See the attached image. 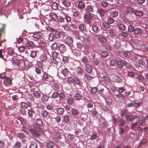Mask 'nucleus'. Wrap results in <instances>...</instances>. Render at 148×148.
I'll return each mask as SVG.
<instances>
[{"label":"nucleus","instance_id":"f257e3e1","mask_svg":"<svg viewBox=\"0 0 148 148\" xmlns=\"http://www.w3.org/2000/svg\"><path fill=\"white\" fill-rule=\"evenodd\" d=\"M25 46L26 49L29 50L31 48L38 47V46L35 45L34 42L31 41H28L26 42L25 44Z\"/></svg>","mask_w":148,"mask_h":148},{"label":"nucleus","instance_id":"f03ea898","mask_svg":"<svg viewBox=\"0 0 148 148\" xmlns=\"http://www.w3.org/2000/svg\"><path fill=\"white\" fill-rule=\"evenodd\" d=\"M43 36V34L40 32H38L34 34L33 37L34 38L33 40L36 41L37 39H41Z\"/></svg>","mask_w":148,"mask_h":148},{"label":"nucleus","instance_id":"7ed1b4c3","mask_svg":"<svg viewBox=\"0 0 148 148\" xmlns=\"http://www.w3.org/2000/svg\"><path fill=\"white\" fill-rule=\"evenodd\" d=\"M42 79V80H46L47 81L51 82L53 81V78L52 76L48 75L47 73L45 72L43 74Z\"/></svg>","mask_w":148,"mask_h":148},{"label":"nucleus","instance_id":"20e7f679","mask_svg":"<svg viewBox=\"0 0 148 148\" xmlns=\"http://www.w3.org/2000/svg\"><path fill=\"white\" fill-rule=\"evenodd\" d=\"M97 12L101 17L103 18L106 15V10L105 9L101 8H100L98 9Z\"/></svg>","mask_w":148,"mask_h":148},{"label":"nucleus","instance_id":"39448f33","mask_svg":"<svg viewBox=\"0 0 148 148\" xmlns=\"http://www.w3.org/2000/svg\"><path fill=\"white\" fill-rule=\"evenodd\" d=\"M18 62V66L19 69L21 70L24 69L25 67L24 60H19Z\"/></svg>","mask_w":148,"mask_h":148},{"label":"nucleus","instance_id":"423d86ee","mask_svg":"<svg viewBox=\"0 0 148 148\" xmlns=\"http://www.w3.org/2000/svg\"><path fill=\"white\" fill-rule=\"evenodd\" d=\"M92 14L91 13H89L88 14L84 15V18L85 20H88V23H91V18H92Z\"/></svg>","mask_w":148,"mask_h":148},{"label":"nucleus","instance_id":"0eeeda50","mask_svg":"<svg viewBox=\"0 0 148 148\" xmlns=\"http://www.w3.org/2000/svg\"><path fill=\"white\" fill-rule=\"evenodd\" d=\"M3 84L5 85L6 86H10L12 84V79L11 78L7 77L4 80Z\"/></svg>","mask_w":148,"mask_h":148},{"label":"nucleus","instance_id":"6e6552de","mask_svg":"<svg viewBox=\"0 0 148 148\" xmlns=\"http://www.w3.org/2000/svg\"><path fill=\"white\" fill-rule=\"evenodd\" d=\"M99 27L98 26L95 25H93L92 26V29L94 32L96 33H99V31L101 29V26Z\"/></svg>","mask_w":148,"mask_h":148},{"label":"nucleus","instance_id":"1a4fd4ad","mask_svg":"<svg viewBox=\"0 0 148 148\" xmlns=\"http://www.w3.org/2000/svg\"><path fill=\"white\" fill-rule=\"evenodd\" d=\"M138 117L137 115H127L126 117V119L128 121H131L133 120L137 119Z\"/></svg>","mask_w":148,"mask_h":148},{"label":"nucleus","instance_id":"9d476101","mask_svg":"<svg viewBox=\"0 0 148 148\" xmlns=\"http://www.w3.org/2000/svg\"><path fill=\"white\" fill-rule=\"evenodd\" d=\"M29 131L34 136L37 138L40 137V135L34 129L31 128L29 129Z\"/></svg>","mask_w":148,"mask_h":148},{"label":"nucleus","instance_id":"9b49d317","mask_svg":"<svg viewBox=\"0 0 148 148\" xmlns=\"http://www.w3.org/2000/svg\"><path fill=\"white\" fill-rule=\"evenodd\" d=\"M107 61L108 62L110 66H114L117 63L115 60L111 58L107 59Z\"/></svg>","mask_w":148,"mask_h":148},{"label":"nucleus","instance_id":"f8f14e48","mask_svg":"<svg viewBox=\"0 0 148 148\" xmlns=\"http://www.w3.org/2000/svg\"><path fill=\"white\" fill-rule=\"evenodd\" d=\"M59 51L61 53H63L66 51V49L65 46L63 44L60 45L58 47Z\"/></svg>","mask_w":148,"mask_h":148},{"label":"nucleus","instance_id":"ddd939ff","mask_svg":"<svg viewBox=\"0 0 148 148\" xmlns=\"http://www.w3.org/2000/svg\"><path fill=\"white\" fill-rule=\"evenodd\" d=\"M85 70L87 73H90L92 71V68L90 65L87 64L86 65Z\"/></svg>","mask_w":148,"mask_h":148},{"label":"nucleus","instance_id":"4468645a","mask_svg":"<svg viewBox=\"0 0 148 148\" xmlns=\"http://www.w3.org/2000/svg\"><path fill=\"white\" fill-rule=\"evenodd\" d=\"M41 115L43 118H48L49 116L48 112L45 110L41 111Z\"/></svg>","mask_w":148,"mask_h":148},{"label":"nucleus","instance_id":"2eb2a0df","mask_svg":"<svg viewBox=\"0 0 148 148\" xmlns=\"http://www.w3.org/2000/svg\"><path fill=\"white\" fill-rule=\"evenodd\" d=\"M145 60L143 58H141L139 60V64L142 68H144L145 67L146 64Z\"/></svg>","mask_w":148,"mask_h":148},{"label":"nucleus","instance_id":"dca6fc26","mask_svg":"<svg viewBox=\"0 0 148 148\" xmlns=\"http://www.w3.org/2000/svg\"><path fill=\"white\" fill-rule=\"evenodd\" d=\"M62 2L64 6L67 8L69 7L71 4V2L69 0H63Z\"/></svg>","mask_w":148,"mask_h":148},{"label":"nucleus","instance_id":"f3484780","mask_svg":"<svg viewBox=\"0 0 148 148\" xmlns=\"http://www.w3.org/2000/svg\"><path fill=\"white\" fill-rule=\"evenodd\" d=\"M50 18L53 20H56L58 19V16L57 14L53 13H51L49 14Z\"/></svg>","mask_w":148,"mask_h":148},{"label":"nucleus","instance_id":"a211bd4d","mask_svg":"<svg viewBox=\"0 0 148 148\" xmlns=\"http://www.w3.org/2000/svg\"><path fill=\"white\" fill-rule=\"evenodd\" d=\"M41 93V92L40 91H36L34 92L33 94L36 98H38L40 97Z\"/></svg>","mask_w":148,"mask_h":148},{"label":"nucleus","instance_id":"6ab92c4d","mask_svg":"<svg viewBox=\"0 0 148 148\" xmlns=\"http://www.w3.org/2000/svg\"><path fill=\"white\" fill-rule=\"evenodd\" d=\"M134 9L132 7H128L126 8V12L127 13H131L134 12Z\"/></svg>","mask_w":148,"mask_h":148},{"label":"nucleus","instance_id":"aec40b11","mask_svg":"<svg viewBox=\"0 0 148 148\" xmlns=\"http://www.w3.org/2000/svg\"><path fill=\"white\" fill-rule=\"evenodd\" d=\"M35 112L32 108H30V109L28 110V114L30 118H32L33 114Z\"/></svg>","mask_w":148,"mask_h":148},{"label":"nucleus","instance_id":"412c9836","mask_svg":"<svg viewBox=\"0 0 148 148\" xmlns=\"http://www.w3.org/2000/svg\"><path fill=\"white\" fill-rule=\"evenodd\" d=\"M81 61L83 62L84 64L86 65L88 64L89 61L88 60L87 57L86 56H84L81 60Z\"/></svg>","mask_w":148,"mask_h":148},{"label":"nucleus","instance_id":"4be33fe9","mask_svg":"<svg viewBox=\"0 0 148 148\" xmlns=\"http://www.w3.org/2000/svg\"><path fill=\"white\" fill-rule=\"evenodd\" d=\"M78 6L80 9H83L85 7V4L82 1H79L78 3Z\"/></svg>","mask_w":148,"mask_h":148},{"label":"nucleus","instance_id":"5701e85b","mask_svg":"<svg viewBox=\"0 0 148 148\" xmlns=\"http://www.w3.org/2000/svg\"><path fill=\"white\" fill-rule=\"evenodd\" d=\"M142 32V30L139 28H136L134 31V33L135 34H141Z\"/></svg>","mask_w":148,"mask_h":148},{"label":"nucleus","instance_id":"b1692460","mask_svg":"<svg viewBox=\"0 0 148 148\" xmlns=\"http://www.w3.org/2000/svg\"><path fill=\"white\" fill-rule=\"evenodd\" d=\"M134 13L136 15L138 16H141L144 14L143 12L142 11L138 10H135Z\"/></svg>","mask_w":148,"mask_h":148},{"label":"nucleus","instance_id":"393cba45","mask_svg":"<svg viewBox=\"0 0 148 148\" xmlns=\"http://www.w3.org/2000/svg\"><path fill=\"white\" fill-rule=\"evenodd\" d=\"M37 143L35 141H32L30 146V148H37Z\"/></svg>","mask_w":148,"mask_h":148},{"label":"nucleus","instance_id":"a878e982","mask_svg":"<svg viewBox=\"0 0 148 148\" xmlns=\"http://www.w3.org/2000/svg\"><path fill=\"white\" fill-rule=\"evenodd\" d=\"M100 4L101 6L103 8H106L108 5V3L105 1H102L100 2Z\"/></svg>","mask_w":148,"mask_h":148},{"label":"nucleus","instance_id":"bb28decb","mask_svg":"<svg viewBox=\"0 0 148 148\" xmlns=\"http://www.w3.org/2000/svg\"><path fill=\"white\" fill-rule=\"evenodd\" d=\"M7 53L10 56H12L14 53V51L12 48L9 47L7 49Z\"/></svg>","mask_w":148,"mask_h":148},{"label":"nucleus","instance_id":"cd10ccee","mask_svg":"<svg viewBox=\"0 0 148 148\" xmlns=\"http://www.w3.org/2000/svg\"><path fill=\"white\" fill-rule=\"evenodd\" d=\"M36 123L39 126H43V123L42 120L39 118L36 119Z\"/></svg>","mask_w":148,"mask_h":148},{"label":"nucleus","instance_id":"c85d7f7f","mask_svg":"<svg viewBox=\"0 0 148 148\" xmlns=\"http://www.w3.org/2000/svg\"><path fill=\"white\" fill-rule=\"evenodd\" d=\"M66 102L68 104L72 105L74 103V100L71 98H68L66 99Z\"/></svg>","mask_w":148,"mask_h":148},{"label":"nucleus","instance_id":"c756f323","mask_svg":"<svg viewBox=\"0 0 148 148\" xmlns=\"http://www.w3.org/2000/svg\"><path fill=\"white\" fill-rule=\"evenodd\" d=\"M43 68L40 66L39 67H36L35 68V71L36 73L38 75L40 74Z\"/></svg>","mask_w":148,"mask_h":148},{"label":"nucleus","instance_id":"7c9ffc66","mask_svg":"<svg viewBox=\"0 0 148 148\" xmlns=\"http://www.w3.org/2000/svg\"><path fill=\"white\" fill-rule=\"evenodd\" d=\"M117 64L118 66L120 69L122 68L124 66V64L121 60H119L117 61Z\"/></svg>","mask_w":148,"mask_h":148},{"label":"nucleus","instance_id":"2f4dec72","mask_svg":"<svg viewBox=\"0 0 148 148\" xmlns=\"http://www.w3.org/2000/svg\"><path fill=\"white\" fill-rule=\"evenodd\" d=\"M57 113L59 115L62 114L64 111V109L62 108H58L56 110Z\"/></svg>","mask_w":148,"mask_h":148},{"label":"nucleus","instance_id":"473e14b6","mask_svg":"<svg viewBox=\"0 0 148 148\" xmlns=\"http://www.w3.org/2000/svg\"><path fill=\"white\" fill-rule=\"evenodd\" d=\"M72 114L74 115H78L79 113V111L76 109L73 108L72 109Z\"/></svg>","mask_w":148,"mask_h":148},{"label":"nucleus","instance_id":"72a5a7b5","mask_svg":"<svg viewBox=\"0 0 148 148\" xmlns=\"http://www.w3.org/2000/svg\"><path fill=\"white\" fill-rule=\"evenodd\" d=\"M135 29L134 27L132 25H130L128 27V31L129 32L132 33L134 31Z\"/></svg>","mask_w":148,"mask_h":148},{"label":"nucleus","instance_id":"f704fd0d","mask_svg":"<svg viewBox=\"0 0 148 148\" xmlns=\"http://www.w3.org/2000/svg\"><path fill=\"white\" fill-rule=\"evenodd\" d=\"M65 41L68 45H70L72 42L71 38L70 37H67L65 39Z\"/></svg>","mask_w":148,"mask_h":148},{"label":"nucleus","instance_id":"c9c22d12","mask_svg":"<svg viewBox=\"0 0 148 148\" xmlns=\"http://www.w3.org/2000/svg\"><path fill=\"white\" fill-rule=\"evenodd\" d=\"M118 122L119 124V126H123L125 123V122L124 120L122 119H119Z\"/></svg>","mask_w":148,"mask_h":148},{"label":"nucleus","instance_id":"e433bc0d","mask_svg":"<svg viewBox=\"0 0 148 148\" xmlns=\"http://www.w3.org/2000/svg\"><path fill=\"white\" fill-rule=\"evenodd\" d=\"M47 146L48 148H53L54 147V145L52 142L49 141L47 143Z\"/></svg>","mask_w":148,"mask_h":148},{"label":"nucleus","instance_id":"4c0bfd02","mask_svg":"<svg viewBox=\"0 0 148 148\" xmlns=\"http://www.w3.org/2000/svg\"><path fill=\"white\" fill-rule=\"evenodd\" d=\"M21 106L23 108H27L29 105V103H27L25 102H23L21 103Z\"/></svg>","mask_w":148,"mask_h":148},{"label":"nucleus","instance_id":"58836bf2","mask_svg":"<svg viewBox=\"0 0 148 148\" xmlns=\"http://www.w3.org/2000/svg\"><path fill=\"white\" fill-rule=\"evenodd\" d=\"M118 11L115 10L112 11L111 13V15L113 17L115 18L118 16Z\"/></svg>","mask_w":148,"mask_h":148},{"label":"nucleus","instance_id":"ea45409f","mask_svg":"<svg viewBox=\"0 0 148 148\" xmlns=\"http://www.w3.org/2000/svg\"><path fill=\"white\" fill-rule=\"evenodd\" d=\"M76 47L78 49L82 50L83 48V45L80 42H77L76 44Z\"/></svg>","mask_w":148,"mask_h":148},{"label":"nucleus","instance_id":"a19ab883","mask_svg":"<svg viewBox=\"0 0 148 148\" xmlns=\"http://www.w3.org/2000/svg\"><path fill=\"white\" fill-rule=\"evenodd\" d=\"M82 97L81 95L78 93H77L74 96V98L75 100H79L81 99Z\"/></svg>","mask_w":148,"mask_h":148},{"label":"nucleus","instance_id":"79ce46f5","mask_svg":"<svg viewBox=\"0 0 148 148\" xmlns=\"http://www.w3.org/2000/svg\"><path fill=\"white\" fill-rule=\"evenodd\" d=\"M47 58V57L45 53L42 54L40 57V59L42 61H45Z\"/></svg>","mask_w":148,"mask_h":148},{"label":"nucleus","instance_id":"37998d69","mask_svg":"<svg viewBox=\"0 0 148 148\" xmlns=\"http://www.w3.org/2000/svg\"><path fill=\"white\" fill-rule=\"evenodd\" d=\"M75 84L78 85H80L81 84V81L80 79L76 77L74 78V82Z\"/></svg>","mask_w":148,"mask_h":148},{"label":"nucleus","instance_id":"c03bdc74","mask_svg":"<svg viewBox=\"0 0 148 148\" xmlns=\"http://www.w3.org/2000/svg\"><path fill=\"white\" fill-rule=\"evenodd\" d=\"M85 11L86 12H93V9L92 7L90 6H88L86 8Z\"/></svg>","mask_w":148,"mask_h":148},{"label":"nucleus","instance_id":"a18cd8bd","mask_svg":"<svg viewBox=\"0 0 148 148\" xmlns=\"http://www.w3.org/2000/svg\"><path fill=\"white\" fill-rule=\"evenodd\" d=\"M49 99L48 97L46 95H43L41 98V101L44 102L45 101H47Z\"/></svg>","mask_w":148,"mask_h":148},{"label":"nucleus","instance_id":"49530a36","mask_svg":"<svg viewBox=\"0 0 148 148\" xmlns=\"http://www.w3.org/2000/svg\"><path fill=\"white\" fill-rule=\"evenodd\" d=\"M62 73L64 76H66L69 74V71L67 69H64L62 71Z\"/></svg>","mask_w":148,"mask_h":148},{"label":"nucleus","instance_id":"de8ad7c7","mask_svg":"<svg viewBox=\"0 0 148 148\" xmlns=\"http://www.w3.org/2000/svg\"><path fill=\"white\" fill-rule=\"evenodd\" d=\"M55 38L54 34L51 33L49 34V40L50 41H52Z\"/></svg>","mask_w":148,"mask_h":148},{"label":"nucleus","instance_id":"09e8293b","mask_svg":"<svg viewBox=\"0 0 148 148\" xmlns=\"http://www.w3.org/2000/svg\"><path fill=\"white\" fill-rule=\"evenodd\" d=\"M37 54L36 52L35 51H31L30 56L32 58H34L36 57Z\"/></svg>","mask_w":148,"mask_h":148},{"label":"nucleus","instance_id":"8fccbe9b","mask_svg":"<svg viewBox=\"0 0 148 148\" xmlns=\"http://www.w3.org/2000/svg\"><path fill=\"white\" fill-rule=\"evenodd\" d=\"M139 124L142 126H144L146 124V121L144 119H141L139 122Z\"/></svg>","mask_w":148,"mask_h":148},{"label":"nucleus","instance_id":"3c124183","mask_svg":"<svg viewBox=\"0 0 148 148\" xmlns=\"http://www.w3.org/2000/svg\"><path fill=\"white\" fill-rule=\"evenodd\" d=\"M56 38H58L61 37V34L60 33L58 32H56L54 34Z\"/></svg>","mask_w":148,"mask_h":148},{"label":"nucleus","instance_id":"603ef678","mask_svg":"<svg viewBox=\"0 0 148 148\" xmlns=\"http://www.w3.org/2000/svg\"><path fill=\"white\" fill-rule=\"evenodd\" d=\"M26 47L25 46H20L18 48V50L20 52H23L25 49Z\"/></svg>","mask_w":148,"mask_h":148},{"label":"nucleus","instance_id":"864d4df0","mask_svg":"<svg viewBox=\"0 0 148 148\" xmlns=\"http://www.w3.org/2000/svg\"><path fill=\"white\" fill-rule=\"evenodd\" d=\"M99 40L101 43L105 42H106V39L103 37H100L99 38Z\"/></svg>","mask_w":148,"mask_h":148},{"label":"nucleus","instance_id":"5fc2aeb1","mask_svg":"<svg viewBox=\"0 0 148 148\" xmlns=\"http://www.w3.org/2000/svg\"><path fill=\"white\" fill-rule=\"evenodd\" d=\"M62 61L64 63H67L69 62V58L67 56H63L62 58Z\"/></svg>","mask_w":148,"mask_h":148},{"label":"nucleus","instance_id":"6e6d98bb","mask_svg":"<svg viewBox=\"0 0 148 148\" xmlns=\"http://www.w3.org/2000/svg\"><path fill=\"white\" fill-rule=\"evenodd\" d=\"M18 136L19 138L23 139L25 137V135L23 132H20L18 133Z\"/></svg>","mask_w":148,"mask_h":148},{"label":"nucleus","instance_id":"4d7b16f0","mask_svg":"<svg viewBox=\"0 0 148 148\" xmlns=\"http://www.w3.org/2000/svg\"><path fill=\"white\" fill-rule=\"evenodd\" d=\"M138 123L137 121L134 123H132L130 127L131 129L132 130H134L135 127L137 126Z\"/></svg>","mask_w":148,"mask_h":148},{"label":"nucleus","instance_id":"13d9d810","mask_svg":"<svg viewBox=\"0 0 148 148\" xmlns=\"http://www.w3.org/2000/svg\"><path fill=\"white\" fill-rule=\"evenodd\" d=\"M101 55L102 57H106L108 56V53L106 51H103L101 52Z\"/></svg>","mask_w":148,"mask_h":148},{"label":"nucleus","instance_id":"bf43d9fd","mask_svg":"<svg viewBox=\"0 0 148 148\" xmlns=\"http://www.w3.org/2000/svg\"><path fill=\"white\" fill-rule=\"evenodd\" d=\"M88 111L89 112H92V114L94 116H95L97 113L96 110L95 109H93L92 111H91L89 109H88Z\"/></svg>","mask_w":148,"mask_h":148},{"label":"nucleus","instance_id":"052dcab7","mask_svg":"<svg viewBox=\"0 0 148 148\" xmlns=\"http://www.w3.org/2000/svg\"><path fill=\"white\" fill-rule=\"evenodd\" d=\"M52 8L54 10H57L58 8V5L56 3H53L52 5Z\"/></svg>","mask_w":148,"mask_h":148},{"label":"nucleus","instance_id":"680f3d73","mask_svg":"<svg viewBox=\"0 0 148 148\" xmlns=\"http://www.w3.org/2000/svg\"><path fill=\"white\" fill-rule=\"evenodd\" d=\"M59 96V94L57 92H55L52 94L51 97L53 98L56 99L58 98Z\"/></svg>","mask_w":148,"mask_h":148},{"label":"nucleus","instance_id":"e2e57ef3","mask_svg":"<svg viewBox=\"0 0 148 148\" xmlns=\"http://www.w3.org/2000/svg\"><path fill=\"white\" fill-rule=\"evenodd\" d=\"M67 138L69 140L72 141L74 138V135L70 134H69L67 136Z\"/></svg>","mask_w":148,"mask_h":148},{"label":"nucleus","instance_id":"0e129e2a","mask_svg":"<svg viewBox=\"0 0 148 148\" xmlns=\"http://www.w3.org/2000/svg\"><path fill=\"white\" fill-rule=\"evenodd\" d=\"M52 56L53 59H56L58 57V53L54 51L52 53Z\"/></svg>","mask_w":148,"mask_h":148},{"label":"nucleus","instance_id":"69168bd1","mask_svg":"<svg viewBox=\"0 0 148 148\" xmlns=\"http://www.w3.org/2000/svg\"><path fill=\"white\" fill-rule=\"evenodd\" d=\"M76 70L77 73L79 74H82L83 72L82 69L79 67L76 68Z\"/></svg>","mask_w":148,"mask_h":148},{"label":"nucleus","instance_id":"338daca9","mask_svg":"<svg viewBox=\"0 0 148 148\" xmlns=\"http://www.w3.org/2000/svg\"><path fill=\"white\" fill-rule=\"evenodd\" d=\"M21 143L19 142H17L14 146V148H19L21 146Z\"/></svg>","mask_w":148,"mask_h":148},{"label":"nucleus","instance_id":"774afa93","mask_svg":"<svg viewBox=\"0 0 148 148\" xmlns=\"http://www.w3.org/2000/svg\"><path fill=\"white\" fill-rule=\"evenodd\" d=\"M119 28L122 30H124L125 29V25L123 24H120L119 25Z\"/></svg>","mask_w":148,"mask_h":148}]
</instances>
